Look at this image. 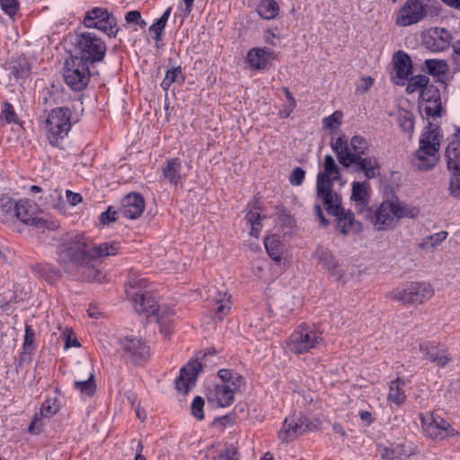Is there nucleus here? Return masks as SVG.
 <instances>
[{"mask_svg": "<svg viewBox=\"0 0 460 460\" xmlns=\"http://www.w3.org/2000/svg\"><path fill=\"white\" fill-rule=\"evenodd\" d=\"M59 44L67 54L80 57L91 65L102 63L107 53V44L102 37L80 28L65 34Z\"/></svg>", "mask_w": 460, "mask_h": 460, "instance_id": "obj_1", "label": "nucleus"}, {"mask_svg": "<svg viewBox=\"0 0 460 460\" xmlns=\"http://www.w3.org/2000/svg\"><path fill=\"white\" fill-rule=\"evenodd\" d=\"M128 295L130 296L135 310L138 314L153 316L160 324L161 332L168 333L172 322L173 312L165 305L161 306L149 290H146V279H134L129 281Z\"/></svg>", "mask_w": 460, "mask_h": 460, "instance_id": "obj_2", "label": "nucleus"}, {"mask_svg": "<svg viewBox=\"0 0 460 460\" xmlns=\"http://www.w3.org/2000/svg\"><path fill=\"white\" fill-rule=\"evenodd\" d=\"M63 252L65 256L77 266L89 267L94 260L115 256L119 253L120 244L119 242H104L94 244L84 235H76Z\"/></svg>", "mask_w": 460, "mask_h": 460, "instance_id": "obj_3", "label": "nucleus"}, {"mask_svg": "<svg viewBox=\"0 0 460 460\" xmlns=\"http://www.w3.org/2000/svg\"><path fill=\"white\" fill-rule=\"evenodd\" d=\"M444 135L441 128L431 122L425 126L419 138V147L413 153V165L420 171L433 169L439 161V149Z\"/></svg>", "mask_w": 460, "mask_h": 460, "instance_id": "obj_4", "label": "nucleus"}, {"mask_svg": "<svg viewBox=\"0 0 460 460\" xmlns=\"http://www.w3.org/2000/svg\"><path fill=\"white\" fill-rule=\"evenodd\" d=\"M39 105L43 114L40 117V127L49 145L58 146V88L54 84L40 93Z\"/></svg>", "mask_w": 460, "mask_h": 460, "instance_id": "obj_5", "label": "nucleus"}, {"mask_svg": "<svg viewBox=\"0 0 460 460\" xmlns=\"http://www.w3.org/2000/svg\"><path fill=\"white\" fill-rule=\"evenodd\" d=\"M417 207L400 201L397 198L380 204L375 214L374 226L377 230H387L396 226L401 218H415L419 216Z\"/></svg>", "mask_w": 460, "mask_h": 460, "instance_id": "obj_6", "label": "nucleus"}, {"mask_svg": "<svg viewBox=\"0 0 460 460\" xmlns=\"http://www.w3.org/2000/svg\"><path fill=\"white\" fill-rule=\"evenodd\" d=\"M323 341V332L306 323L298 324L286 341L287 349L296 355L310 352Z\"/></svg>", "mask_w": 460, "mask_h": 460, "instance_id": "obj_7", "label": "nucleus"}, {"mask_svg": "<svg viewBox=\"0 0 460 460\" xmlns=\"http://www.w3.org/2000/svg\"><path fill=\"white\" fill-rule=\"evenodd\" d=\"M90 63L80 57L69 54L65 60L63 77L66 85L74 92L85 90L91 80Z\"/></svg>", "mask_w": 460, "mask_h": 460, "instance_id": "obj_8", "label": "nucleus"}, {"mask_svg": "<svg viewBox=\"0 0 460 460\" xmlns=\"http://www.w3.org/2000/svg\"><path fill=\"white\" fill-rule=\"evenodd\" d=\"M87 29H95L110 39H115L120 31L116 16L104 7H92L87 10L82 21Z\"/></svg>", "mask_w": 460, "mask_h": 460, "instance_id": "obj_9", "label": "nucleus"}, {"mask_svg": "<svg viewBox=\"0 0 460 460\" xmlns=\"http://www.w3.org/2000/svg\"><path fill=\"white\" fill-rule=\"evenodd\" d=\"M331 147L335 153L339 163L345 168H349V160L350 157H361L367 155L368 150L367 140L356 135L349 142L346 136L341 135L331 143Z\"/></svg>", "mask_w": 460, "mask_h": 460, "instance_id": "obj_10", "label": "nucleus"}, {"mask_svg": "<svg viewBox=\"0 0 460 460\" xmlns=\"http://www.w3.org/2000/svg\"><path fill=\"white\" fill-rule=\"evenodd\" d=\"M38 205L27 199H19L16 201L15 218L21 222L37 227L44 232L45 230L55 231V220L47 216H39Z\"/></svg>", "mask_w": 460, "mask_h": 460, "instance_id": "obj_11", "label": "nucleus"}, {"mask_svg": "<svg viewBox=\"0 0 460 460\" xmlns=\"http://www.w3.org/2000/svg\"><path fill=\"white\" fill-rule=\"evenodd\" d=\"M434 295L432 287L426 282H410L391 292V297L402 304H423Z\"/></svg>", "mask_w": 460, "mask_h": 460, "instance_id": "obj_12", "label": "nucleus"}, {"mask_svg": "<svg viewBox=\"0 0 460 460\" xmlns=\"http://www.w3.org/2000/svg\"><path fill=\"white\" fill-rule=\"evenodd\" d=\"M420 419L423 432L433 440L441 441L459 435L458 430L438 414L426 412Z\"/></svg>", "mask_w": 460, "mask_h": 460, "instance_id": "obj_13", "label": "nucleus"}, {"mask_svg": "<svg viewBox=\"0 0 460 460\" xmlns=\"http://www.w3.org/2000/svg\"><path fill=\"white\" fill-rule=\"evenodd\" d=\"M429 0H406L395 15V24L408 27L423 21L429 10Z\"/></svg>", "mask_w": 460, "mask_h": 460, "instance_id": "obj_14", "label": "nucleus"}, {"mask_svg": "<svg viewBox=\"0 0 460 460\" xmlns=\"http://www.w3.org/2000/svg\"><path fill=\"white\" fill-rule=\"evenodd\" d=\"M312 429L308 418L299 411L285 418L278 436L283 443H288Z\"/></svg>", "mask_w": 460, "mask_h": 460, "instance_id": "obj_15", "label": "nucleus"}, {"mask_svg": "<svg viewBox=\"0 0 460 460\" xmlns=\"http://www.w3.org/2000/svg\"><path fill=\"white\" fill-rule=\"evenodd\" d=\"M123 356L135 363L146 361L150 357V349L140 337L126 336L119 341Z\"/></svg>", "mask_w": 460, "mask_h": 460, "instance_id": "obj_16", "label": "nucleus"}, {"mask_svg": "<svg viewBox=\"0 0 460 460\" xmlns=\"http://www.w3.org/2000/svg\"><path fill=\"white\" fill-rule=\"evenodd\" d=\"M316 196L323 201L329 215L334 217L342 213V199L333 190V185L316 184Z\"/></svg>", "mask_w": 460, "mask_h": 460, "instance_id": "obj_17", "label": "nucleus"}, {"mask_svg": "<svg viewBox=\"0 0 460 460\" xmlns=\"http://www.w3.org/2000/svg\"><path fill=\"white\" fill-rule=\"evenodd\" d=\"M420 351L424 358L439 367H445L453 358L447 349L435 341H423L420 344Z\"/></svg>", "mask_w": 460, "mask_h": 460, "instance_id": "obj_18", "label": "nucleus"}, {"mask_svg": "<svg viewBox=\"0 0 460 460\" xmlns=\"http://www.w3.org/2000/svg\"><path fill=\"white\" fill-rule=\"evenodd\" d=\"M419 99L425 102L424 113L428 118L441 116L442 106L440 92L434 84H427L420 93Z\"/></svg>", "mask_w": 460, "mask_h": 460, "instance_id": "obj_19", "label": "nucleus"}, {"mask_svg": "<svg viewBox=\"0 0 460 460\" xmlns=\"http://www.w3.org/2000/svg\"><path fill=\"white\" fill-rule=\"evenodd\" d=\"M202 369V365L198 360L189 362L182 367L179 376L175 380L176 389L186 394L190 389L195 386L199 373Z\"/></svg>", "mask_w": 460, "mask_h": 460, "instance_id": "obj_20", "label": "nucleus"}, {"mask_svg": "<svg viewBox=\"0 0 460 460\" xmlns=\"http://www.w3.org/2000/svg\"><path fill=\"white\" fill-rule=\"evenodd\" d=\"M335 217V227L342 235L358 234L363 230L361 222L355 219L350 210L342 209V213Z\"/></svg>", "mask_w": 460, "mask_h": 460, "instance_id": "obj_21", "label": "nucleus"}, {"mask_svg": "<svg viewBox=\"0 0 460 460\" xmlns=\"http://www.w3.org/2000/svg\"><path fill=\"white\" fill-rule=\"evenodd\" d=\"M145 207L144 197L137 192H131L122 199L120 213L126 218L136 219L142 215Z\"/></svg>", "mask_w": 460, "mask_h": 460, "instance_id": "obj_22", "label": "nucleus"}, {"mask_svg": "<svg viewBox=\"0 0 460 460\" xmlns=\"http://www.w3.org/2000/svg\"><path fill=\"white\" fill-rule=\"evenodd\" d=\"M450 32L443 28H435L424 37V44L427 49L432 52H441L446 50L451 41Z\"/></svg>", "mask_w": 460, "mask_h": 460, "instance_id": "obj_23", "label": "nucleus"}, {"mask_svg": "<svg viewBox=\"0 0 460 460\" xmlns=\"http://www.w3.org/2000/svg\"><path fill=\"white\" fill-rule=\"evenodd\" d=\"M181 171L182 161L180 157L168 158L161 168V181H165L172 186H177L184 179Z\"/></svg>", "mask_w": 460, "mask_h": 460, "instance_id": "obj_24", "label": "nucleus"}, {"mask_svg": "<svg viewBox=\"0 0 460 460\" xmlns=\"http://www.w3.org/2000/svg\"><path fill=\"white\" fill-rule=\"evenodd\" d=\"M58 412V398L55 396L52 399L44 401L40 407V416L35 415L31 420L28 432L33 435L40 434L44 425L43 419H49Z\"/></svg>", "mask_w": 460, "mask_h": 460, "instance_id": "obj_25", "label": "nucleus"}, {"mask_svg": "<svg viewBox=\"0 0 460 460\" xmlns=\"http://www.w3.org/2000/svg\"><path fill=\"white\" fill-rule=\"evenodd\" d=\"M323 170L316 177V184L333 185L341 178V169L331 155H326L323 164Z\"/></svg>", "mask_w": 460, "mask_h": 460, "instance_id": "obj_26", "label": "nucleus"}, {"mask_svg": "<svg viewBox=\"0 0 460 460\" xmlns=\"http://www.w3.org/2000/svg\"><path fill=\"white\" fill-rule=\"evenodd\" d=\"M235 392L228 384H216L208 394L209 402H216L218 407H229L234 401Z\"/></svg>", "mask_w": 460, "mask_h": 460, "instance_id": "obj_27", "label": "nucleus"}, {"mask_svg": "<svg viewBox=\"0 0 460 460\" xmlns=\"http://www.w3.org/2000/svg\"><path fill=\"white\" fill-rule=\"evenodd\" d=\"M349 160V167L352 164L357 166V172H363L367 179H373L379 174V164L375 157H350Z\"/></svg>", "mask_w": 460, "mask_h": 460, "instance_id": "obj_28", "label": "nucleus"}, {"mask_svg": "<svg viewBox=\"0 0 460 460\" xmlns=\"http://www.w3.org/2000/svg\"><path fill=\"white\" fill-rule=\"evenodd\" d=\"M395 75L399 80H408L411 74L412 62L410 56L402 50L395 52L393 58Z\"/></svg>", "mask_w": 460, "mask_h": 460, "instance_id": "obj_29", "label": "nucleus"}, {"mask_svg": "<svg viewBox=\"0 0 460 460\" xmlns=\"http://www.w3.org/2000/svg\"><path fill=\"white\" fill-rule=\"evenodd\" d=\"M405 381L403 378L397 377L389 384L387 401L397 408H401L406 402Z\"/></svg>", "mask_w": 460, "mask_h": 460, "instance_id": "obj_30", "label": "nucleus"}, {"mask_svg": "<svg viewBox=\"0 0 460 460\" xmlns=\"http://www.w3.org/2000/svg\"><path fill=\"white\" fill-rule=\"evenodd\" d=\"M369 183L367 181H353L351 200L355 202L356 208L358 212L363 211L367 208L369 203Z\"/></svg>", "mask_w": 460, "mask_h": 460, "instance_id": "obj_31", "label": "nucleus"}, {"mask_svg": "<svg viewBox=\"0 0 460 460\" xmlns=\"http://www.w3.org/2000/svg\"><path fill=\"white\" fill-rule=\"evenodd\" d=\"M447 166L452 175H460V141L454 140L448 144L445 151Z\"/></svg>", "mask_w": 460, "mask_h": 460, "instance_id": "obj_32", "label": "nucleus"}, {"mask_svg": "<svg viewBox=\"0 0 460 460\" xmlns=\"http://www.w3.org/2000/svg\"><path fill=\"white\" fill-rule=\"evenodd\" d=\"M377 452L383 460H405L408 457L403 444H378Z\"/></svg>", "mask_w": 460, "mask_h": 460, "instance_id": "obj_33", "label": "nucleus"}, {"mask_svg": "<svg viewBox=\"0 0 460 460\" xmlns=\"http://www.w3.org/2000/svg\"><path fill=\"white\" fill-rule=\"evenodd\" d=\"M36 349L37 344L35 342V331L31 324L25 323L22 351L20 355L19 365H21L22 362L30 361L31 356L36 350Z\"/></svg>", "mask_w": 460, "mask_h": 460, "instance_id": "obj_34", "label": "nucleus"}, {"mask_svg": "<svg viewBox=\"0 0 460 460\" xmlns=\"http://www.w3.org/2000/svg\"><path fill=\"white\" fill-rule=\"evenodd\" d=\"M271 51L266 48H252L246 56L249 66L253 70L264 69L268 64V57Z\"/></svg>", "mask_w": 460, "mask_h": 460, "instance_id": "obj_35", "label": "nucleus"}, {"mask_svg": "<svg viewBox=\"0 0 460 460\" xmlns=\"http://www.w3.org/2000/svg\"><path fill=\"white\" fill-rule=\"evenodd\" d=\"M396 120L401 131L411 138L415 127L414 113L405 109H400L396 114Z\"/></svg>", "mask_w": 460, "mask_h": 460, "instance_id": "obj_36", "label": "nucleus"}, {"mask_svg": "<svg viewBox=\"0 0 460 460\" xmlns=\"http://www.w3.org/2000/svg\"><path fill=\"white\" fill-rule=\"evenodd\" d=\"M264 246L268 255L277 263H280L283 253V244L280 236L270 234L264 239Z\"/></svg>", "mask_w": 460, "mask_h": 460, "instance_id": "obj_37", "label": "nucleus"}, {"mask_svg": "<svg viewBox=\"0 0 460 460\" xmlns=\"http://www.w3.org/2000/svg\"><path fill=\"white\" fill-rule=\"evenodd\" d=\"M10 71L16 81L24 80L31 75V64L24 56H20L11 63Z\"/></svg>", "mask_w": 460, "mask_h": 460, "instance_id": "obj_38", "label": "nucleus"}, {"mask_svg": "<svg viewBox=\"0 0 460 460\" xmlns=\"http://www.w3.org/2000/svg\"><path fill=\"white\" fill-rule=\"evenodd\" d=\"M78 121L74 111L68 107H59V137H64L72 126Z\"/></svg>", "mask_w": 460, "mask_h": 460, "instance_id": "obj_39", "label": "nucleus"}, {"mask_svg": "<svg viewBox=\"0 0 460 460\" xmlns=\"http://www.w3.org/2000/svg\"><path fill=\"white\" fill-rule=\"evenodd\" d=\"M256 12L262 19L272 20L278 16L279 5L276 0H261Z\"/></svg>", "mask_w": 460, "mask_h": 460, "instance_id": "obj_40", "label": "nucleus"}, {"mask_svg": "<svg viewBox=\"0 0 460 460\" xmlns=\"http://www.w3.org/2000/svg\"><path fill=\"white\" fill-rule=\"evenodd\" d=\"M215 302V312L219 320H222L227 315L231 310L232 301L231 296L224 292H217V295L213 297Z\"/></svg>", "mask_w": 460, "mask_h": 460, "instance_id": "obj_41", "label": "nucleus"}, {"mask_svg": "<svg viewBox=\"0 0 460 460\" xmlns=\"http://www.w3.org/2000/svg\"><path fill=\"white\" fill-rule=\"evenodd\" d=\"M314 258L317 260L318 263L323 264L330 271H334L338 267L335 256L324 246H318L316 248L314 252Z\"/></svg>", "mask_w": 460, "mask_h": 460, "instance_id": "obj_42", "label": "nucleus"}, {"mask_svg": "<svg viewBox=\"0 0 460 460\" xmlns=\"http://www.w3.org/2000/svg\"><path fill=\"white\" fill-rule=\"evenodd\" d=\"M185 80V76L182 73V67L181 66H172L165 73V76L161 82V87L164 91H168L173 83L182 84Z\"/></svg>", "mask_w": 460, "mask_h": 460, "instance_id": "obj_43", "label": "nucleus"}, {"mask_svg": "<svg viewBox=\"0 0 460 460\" xmlns=\"http://www.w3.org/2000/svg\"><path fill=\"white\" fill-rule=\"evenodd\" d=\"M16 201L9 197L0 199V222L5 223L15 218Z\"/></svg>", "mask_w": 460, "mask_h": 460, "instance_id": "obj_44", "label": "nucleus"}, {"mask_svg": "<svg viewBox=\"0 0 460 460\" xmlns=\"http://www.w3.org/2000/svg\"><path fill=\"white\" fill-rule=\"evenodd\" d=\"M448 233L447 231H440L425 237L420 243L419 247L427 252H432L443 241L447 239Z\"/></svg>", "mask_w": 460, "mask_h": 460, "instance_id": "obj_45", "label": "nucleus"}, {"mask_svg": "<svg viewBox=\"0 0 460 460\" xmlns=\"http://www.w3.org/2000/svg\"><path fill=\"white\" fill-rule=\"evenodd\" d=\"M245 219L247 220V223L251 226L250 234L252 236L258 237L262 229V217L261 216V214L250 210L246 213Z\"/></svg>", "mask_w": 460, "mask_h": 460, "instance_id": "obj_46", "label": "nucleus"}, {"mask_svg": "<svg viewBox=\"0 0 460 460\" xmlns=\"http://www.w3.org/2000/svg\"><path fill=\"white\" fill-rule=\"evenodd\" d=\"M425 65L428 72L437 76L446 74L448 68L447 62L442 59H427Z\"/></svg>", "mask_w": 460, "mask_h": 460, "instance_id": "obj_47", "label": "nucleus"}, {"mask_svg": "<svg viewBox=\"0 0 460 460\" xmlns=\"http://www.w3.org/2000/svg\"><path fill=\"white\" fill-rule=\"evenodd\" d=\"M93 373H91L88 379L84 381H75L74 387L80 393L88 396H93L96 391V385L94 383Z\"/></svg>", "mask_w": 460, "mask_h": 460, "instance_id": "obj_48", "label": "nucleus"}, {"mask_svg": "<svg viewBox=\"0 0 460 460\" xmlns=\"http://www.w3.org/2000/svg\"><path fill=\"white\" fill-rule=\"evenodd\" d=\"M429 78L424 75H418L408 78V84L406 91L409 93H412L418 90L420 92L429 84Z\"/></svg>", "mask_w": 460, "mask_h": 460, "instance_id": "obj_49", "label": "nucleus"}, {"mask_svg": "<svg viewBox=\"0 0 460 460\" xmlns=\"http://www.w3.org/2000/svg\"><path fill=\"white\" fill-rule=\"evenodd\" d=\"M62 336L64 339V349L66 350L70 348H80L81 343L77 338L76 333L73 329L66 327L62 331Z\"/></svg>", "mask_w": 460, "mask_h": 460, "instance_id": "obj_50", "label": "nucleus"}, {"mask_svg": "<svg viewBox=\"0 0 460 460\" xmlns=\"http://www.w3.org/2000/svg\"><path fill=\"white\" fill-rule=\"evenodd\" d=\"M2 115L6 123L20 124L21 121L12 103L4 101L2 104Z\"/></svg>", "mask_w": 460, "mask_h": 460, "instance_id": "obj_51", "label": "nucleus"}, {"mask_svg": "<svg viewBox=\"0 0 460 460\" xmlns=\"http://www.w3.org/2000/svg\"><path fill=\"white\" fill-rule=\"evenodd\" d=\"M0 8L10 19H14L20 10V2L19 0H0Z\"/></svg>", "mask_w": 460, "mask_h": 460, "instance_id": "obj_52", "label": "nucleus"}, {"mask_svg": "<svg viewBox=\"0 0 460 460\" xmlns=\"http://www.w3.org/2000/svg\"><path fill=\"white\" fill-rule=\"evenodd\" d=\"M342 117H343V114L341 111H334L330 116L323 118V128L331 129V130L337 129L341 125Z\"/></svg>", "mask_w": 460, "mask_h": 460, "instance_id": "obj_53", "label": "nucleus"}, {"mask_svg": "<svg viewBox=\"0 0 460 460\" xmlns=\"http://www.w3.org/2000/svg\"><path fill=\"white\" fill-rule=\"evenodd\" d=\"M40 276L49 284L55 285L58 281V271L51 264H45L40 268Z\"/></svg>", "mask_w": 460, "mask_h": 460, "instance_id": "obj_54", "label": "nucleus"}, {"mask_svg": "<svg viewBox=\"0 0 460 460\" xmlns=\"http://www.w3.org/2000/svg\"><path fill=\"white\" fill-rule=\"evenodd\" d=\"M204 400L200 396H196L191 402V413L199 420H202L204 415Z\"/></svg>", "mask_w": 460, "mask_h": 460, "instance_id": "obj_55", "label": "nucleus"}, {"mask_svg": "<svg viewBox=\"0 0 460 460\" xmlns=\"http://www.w3.org/2000/svg\"><path fill=\"white\" fill-rule=\"evenodd\" d=\"M305 178V171L302 167H296L290 173L289 182L293 186H300Z\"/></svg>", "mask_w": 460, "mask_h": 460, "instance_id": "obj_56", "label": "nucleus"}, {"mask_svg": "<svg viewBox=\"0 0 460 460\" xmlns=\"http://www.w3.org/2000/svg\"><path fill=\"white\" fill-rule=\"evenodd\" d=\"M117 211L112 207H109L106 211L101 213L99 220L103 225H109L117 220Z\"/></svg>", "mask_w": 460, "mask_h": 460, "instance_id": "obj_57", "label": "nucleus"}, {"mask_svg": "<svg viewBox=\"0 0 460 460\" xmlns=\"http://www.w3.org/2000/svg\"><path fill=\"white\" fill-rule=\"evenodd\" d=\"M165 26L166 24L159 19L155 20V22L150 26V33L154 34V39L156 41L161 40Z\"/></svg>", "mask_w": 460, "mask_h": 460, "instance_id": "obj_58", "label": "nucleus"}, {"mask_svg": "<svg viewBox=\"0 0 460 460\" xmlns=\"http://www.w3.org/2000/svg\"><path fill=\"white\" fill-rule=\"evenodd\" d=\"M219 457L225 460H239L238 450L234 445H228L220 454Z\"/></svg>", "mask_w": 460, "mask_h": 460, "instance_id": "obj_59", "label": "nucleus"}, {"mask_svg": "<svg viewBox=\"0 0 460 460\" xmlns=\"http://www.w3.org/2000/svg\"><path fill=\"white\" fill-rule=\"evenodd\" d=\"M450 194L456 198H460V175H452L449 183Z\"/></svg>", "mask_w": 460, "mask_h": 460, "instance_id": "obj_60", "label": "nucleus"}, {"mask_svg": "<svg viewBox=\"0 0 460 460\" xmlns=\"http://www.w3.org/2000/svg\"><path fill=\"white\" fill-rule=\"evenodd\" d=\"M314 216L319 220L322 227H327L330 225V221L325 217L322 207L320 204H315L314 207Z\"/></svg>", "mask_w": 460, "mask_h": 460, "instance_id": "obj_61", "label": "nucleus"}, {"mask_svg": "<svg viewBox=\"0 0 460 460\" xmlns=\"http://www.w3.org/2000/svg\"><path fill=\"white\" fill-rule=\"evenodd\" d=\"M66 198L67 202L71 206H76L83 201V197L80 193L74 192L69 190H67L66 191Z\"/></svg>", "mask_w": 460, "mask_h": 460, "instance_id": "obj_62", "label": "nucleus"}, {"mask_svg": "<svg viewBox=\"0 0 460 460\" xmlns=\"http://www.w3.org/2000/svg\"><path fill=\"white\" fill-rule=\"evenodd\" d=\"M245 383H244L243 376L241 374L234 371L233 377L231 378V381H230V383L228 385H230V386L235 392L237 389H239Z\"/></svg>", "mask_w": 460, "mask_h": 460, "instance_id": "obj_63", "label": "nucleus"}, {"mask_svg": "<svg viewBox=\"0 0 460 460\" xmlns=\"http://www.w3.org/2000/svg\"><path fill=\"white\" fill-rule=\"evenodd\" d=\"M453 61L454 64L456 66L457 69L460 70V39L456 40L453 45Z\"/></svg>", "mask_w": 460, "mask_h": 460, "instance_id": "obj_64", "label": "nucleus"}]
</instances>
